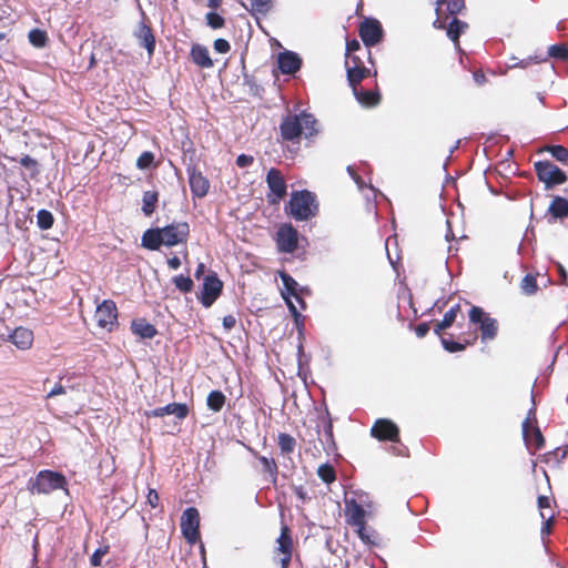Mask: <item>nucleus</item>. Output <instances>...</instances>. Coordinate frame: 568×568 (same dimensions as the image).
I'll return each mask as SVG.
<instances>
[{
    "label": "nucleus",
    "instance_id": "c756f323",
    "mask_svg": "<svg viewBox=\"0 0 568 568\" xmlns=\"http://www.w3.org/2000/svg\"><path fill=\"white\" fill-rule=\"evenodd\" d=\"M158 197L159 195L158 192L155 191H145L143 193L142 211L146 216H150L154 212L155 205L158 203Z\"/></svg>",
    "mask_w": 568,
    "mask_h": 568
},
{
    "label": "nucleus",
    "instance_id": "473e14b6",
    "mask_svg": "<svg viewBox=\"0 0 568 568\" xmlns=\"http://www.w3.org/2000/svg\"><path fill=\"white\" fill-rule=\"evenodd\" d=\"M53 222H54V219L50 211L44 210V209L38 211L37 225L39 226L40 230L44 231V230L51 229L53 225Z\"/></svg>",
    "mask_w": 568,
    "mask_h": 568
},
{
    "label": "nucleus",
    "instance_id": "de8ad7c7",
    "mask_svg": "<svg viewBox=\"0 0 568 568\" xmlns=\"http://www.w3.org/2000/svg\"><path fill=\"white\" fill-rule=\"evenodd\" d=\"M532 62H538V61L532 57H529L527 59H521V60H518L517 58L513 57L511 63L508 67L525 69V68L529 67Z\"/></svg>",
    "mask_w": 568,
    "mask_h": 568
},
{
    "label": "nucleus",
    "instance_id": "8fccbe9b",
    "mask_svg": "<svg viewBox=\"0 0 568 568\" xmlns=\"http://www.w3.org/2000/svg\"><path fill=\"white\" fill-rule=\"evenodd\" d=\"M213 47L216 52L222 53V54L227 53L231 49L229 41H226L225 39H216L214 41Z\"/></svg>",
    "mask_w": 568,
    "mask_h": 568
},
{
    "label": "nucleus",
    "instance_id": "5fc2aeb1",
    "mask_svg": "<svg viewBox=\"0 0 568 568\" xmlns=\"http://www.w3.org/2000/svg\"><path fill=\"white\" fill-rule=\"evenodd\" d=\"M347 172L351 175V178L354 180V182L356 183V185L358 186L359 190H363L366 186L364 181L362 180V178L355 172V170L352 165L347 166Z\"/></svg>",
    "mask_w": 568,
    "mask_h": 568
},
{
    "label": "nucleus",
    "instance_id": "423d86ee",
    "mask_svg": "<svg viewBox=\"0 0 568 568\" xmlns=\"http://www.w3.org/2000/svg\"><path fill=\"white\" fill-rule=\"evenodd\" d=\"M280 277L283 283V290H282V296L286 302V305L293 315L296 325H298L300 321L303 320V316L298 312L297 307L295 306L294 302L292 301V297L295 298V301L301 305L302 308H305V303L297 293V286L298 283L286 272H280Z\"/></svg>",
    "mask_w": 568,
    "mask_h": 568
},
{
    "label": "nucleus",
    "instance_id": "72a5a7b5",
    "mask_svg": "<svg viewBox=\"0 0 568 568\" xmlns=\"http://www.w3.org/2000/svg\"><path fill=\"white\" fill-rule=\"evenodd\" d=\"M278 446L283 454H290L295 449L296 440L290 434L281 433L278 435Z\"/></svg>",
    "mask_w": 568,
    "mask_h": 568
},
{
    "label": "nucleus",
    "instance_id": "4be33fe9",
    "mask_svg": "<svg viewBox=\"0 0 568 568\" xmlns=\"http://www.w3.org/2000/svg\"><path fill=\"white\" fill-rule=\"evenodd\" d=\"M11 342L22 351L29 349L33 344V332L27 327L19 326L10 334Z\"/></svg>",
    "mask_w": 568,
    "mask_h": 568
},
{
    "label": "nucleus",
    "instance_id": "603ef678",
    "mask_svg": "<svg viewBox=\"0 0 568 568\" xmlns=\"http://www.w3.org/2000/svg\"><path fill=\"white\" fill-rule=\"evenodd\" d=\"M254 162V158L252 155L240 154L236 159V165L239 168H247Z\"/></svg>",
    "mask_w": 568,
    "mask_h": 568
},
{
    "label": "nucleus",
    "instance_id": "79ce46f5",
    "mask_svg": "<svg viewBox=\"0 0 568 568\" xmlns=\"http://www.w3.org/2000/svg\"><path fill=\"white\" fill-rule=\"evenodd\" d=\"M205 18H206L207 24L212 29H220V28L224 27V23H225L224 18L216 12H213V11L207 12Z\"/></svg>",
    "mask_w": 568,
    "mask_h": 568
},
{
    "label": "nucleus",
    "instance_id": "3c124183",
    "mask_svg": "<svg viewBox=\"0 0 568 568\" xmlns=\"http://www.w3.org/2000/svg\"><path fill=\"white\" fill-rule=\"evenodd\" d=\"M159 500H160V497H159L158 491L155 489L150 488L148 496H146L148 504L152 508H156L159 506Z\"/></svg>",
    "mask_w": 568,
    "mask_h": 568
},
{
    "label": "nucleus",
    "instance_id": "412c9836",
    "mask_svg": "<svg viewBox=\"0 0 568 568\" xmlns=\"http://www.w3.org/2000/svg\"><path fill=\"white\" fill-rule=\"evenodd\" d=\"M134 37L138 39L139 44L146 49L149 57H152L155 50V38L151 28L141 21L134 31Z\"/></svg>",
    "mask_w": 568,
    "mask_h": 568
},
{
    "label": "nucleus",
    "instance_id": "bb28decb",
    "mask_svg": "<svg viewBox=\"0 0 568 568\" xmlns=\"http://www.w3.org/2000/svg\"><path fill=\"white\" fill-rule=\"evenodd\" d=\"M248 450L252 453L253 456H255L261 462V464L263 466V471L267 473L271 476L272 481L275 483L276 478H277V471H278L276 462L273 458H268V457L258 455L252 448H248Z\"/></svg>",
    "mask_w": 568,
    "mask_h": 568
},
{
    "label": "nucleus",
    "instance_id": "09e8293b",
    "mask_svg": "<svg viewBox=\"0 0 568 568\" xmlns=\"http://www.w3.org/2000/svg\"><path fill=\"white\" fill-rule=\"evenodd\" d=\"M465 7L464 0H448L447 1V10L450 14L459 13Z\"/></svg>",
    "mask_w": 568,
    "mask_h": 568
},
{
    "label": "nucleus",
    "instance_id": "4c0bfd02",
    "mask_svg": "<svg viewBox=\"0 0 568 568\" xmlns=\"http://www.w3.org/2000/svg\"><path fill=\"white\" fill-rule=\"evenodd\" d=\"M173 283H174L175 287L183 293L191 292L193 288V281L189 276H184V275L175 276L173 278Z\"/></svg>",
    "mask_w": 568,
    "mask_h": 568
},
{
    "label": "nucleus",
    "instance_id": "cd10ccee",
    "mask_svg": "<svg viewBox=\"0 0 568 568\" xmlns=\"http://www.w3.org/2000/svg\"><path fill=\"white\" fill-rule=\"evenodd\" d=\"M548 211L556 219L565 217L568 215V201L561 196H556Z\"/></svg>",
    "mask_w": 568,
    "mask_h": 568
},
{
    "label": "nucleus",
    "instance_id": "9d476101",
    "mask_svg": "<svg viewBox=\"0 0 568 568\" xmlns=\"http://www.w3.org/2000/svg\"><path fill=\"white\" fill-rule=\"evenodd\" d=\"M200 514L196 508H186L181 517V530L190 544H195L200 538Z\"/></svg>",
    "mask_w": 568,
    "mask_h": 568
},
{
    "label": "nucleus",
    "instance_id": "6e6d98bb",
    "mask_svg": "<svg viewBox=\"0 0 568 568\" xmlns=\"http://www.w3.org/2000/svg\"><path fill=\"white\" fill-rule=\"evenodd\" d=\"M538 507L540 509L541 518L546 519V514L544 513V509L550 507V499L547 496H539L538 497Z\"/></svg>",
    "mask_w": 568,
    "mask_h": 568
},
{
    "label": "nucleus",
    "instance_id": "7ed1b4c3",
    "mask_svg": "<svg viewBox=\"0 0 568 568\" xmlns=\"http://www.w3.org/2000/svg\"><path fill=\"white\" fill-rule=\"evenodd\" d=\"M28 489L32 495H49L59 489L68 493V480L59 471L43 469L29 479Z\"/></svg>",
    "mask_w": 568,
    "mask_h": 568
},
{
    "label": "nucleus",
    "instance_id": "f03ea898",
    "mask_svg": "<svg viewBox=\"0 0 568 568\" xmlns=\"http://www.w3.org/2000/svg\"><path fill=\"white\" fill-rule=\"evenodd\" d=\"M315 118L306 112L297 115H287L283 119L280 129L284 140L293 141L298 139L302 134L305 138H311L317 133Z\"/></svg>",
    "mask_w": 568,
    "mask_h": 568
},
{
    "label": "nucleus",
    "instance_id": "0eeeda50",
    "mask_svg": "<svg viewBox=\"0 0 568 568\" xmlns=\"http://www.w3.org/2000/svg\"><path fill=\"white\" fill-rule=\"evenodd\" d=\"M538 179L545 183L547 190L566 182V173L550 161H538L535 163Z\"/></svg>",
    "mask_w": 568,
    "mask_h": 568
},
{
    "label": "nucleus",
    "instance_id": "052dcab7",
    "mask_svg": "<svg viewBox=\"0 0 568 568\" xmlns=\"http://www.w3.org/2000/svg\"><path fill=\"white\" fill-rule=\"evenodd\" d=\"M361 48V44L357 40H352L346 43V52L351 54L352 52L357 51Z\"/></svg>",
    "mask_w": 568,
    "mask_h": 568
},
{
    "label": "nucleus",
    "instance_id": "6e6552de",
    "mask_svg": "<svg viewBox=\"0 0 568 568\" xmlns=\"http://www.w3.org/2000/svg\"><path fill=\"white\" fill-rule=\"evenodd\" d=\"M469 321L474 324H479L483 342L491 341L496 337L498 331L497 321L486 314L483 308L473 306L469 311Z\"/></svg>",
    "mask_w": 568,
    "mask_h": 568
},
{
    "label": "nucleus",
    "instance_id": "f8f14e48",
    "mask_svg": "<svg viewBox=\"0 0 568 568\" xmlns=\"http://www.w3.org/2000/svg\"><path fill=\"white\" fill-rule=\"evenodd\" d=\"M266 183L270 189L267 194L268 202L272 204L278 203L286 195V183L276 169H271L266 174Z\"/></svg>",
    "mask_w": 568,
    "mask_h": 568
},
{
    "label": "nucleus",
    "instance_id": "7c9ffc66",
    "mask_svg": "<svg viewBox=\"0 0 568 568\" xmlns=\"http://www.w3.org/2000/svg\"><path fill=\"white\" fill-rule=\"evenodd\" d=\"M207 407L213 412H220L225 404V395L221 390H212L206 398Z\"/></svg>",
    "mask_w": 568,
    "mask_h": 568
},
{
    "label": "nucleus",
    "instance_id": "6ab92c4d",
    "mask_svg": "<svg viewBox=\"0 0 568 568\" xmlns=\"http://www.w3.org/2000/svg\"><path fill=\"white\" fill-rule=\"evenodd\" d=\"M277 65L283 74H294L302 65V60L297 53L284 51L277 57Z\"/></svg>",
    "mask_w": 568,
    "mask_h": 568
},
{
    "label": "nucleus",
    "instance_id": "a19ab883",
    "mask_svg": "<svg viewBox=\"0 0 568 568\" xmlns=\"http://www.w3.org/2000/svg\"><path fill=\"white\" fill-rule=\"evenodd\" d=\"M455 320H456V317H455V316H453V312H446V313L444 314L443 320H442V321L436 325V327H435V333H436L437 335H440V333H442L444 329H446V328H448V327H450V326L453 325V323L455 322Z\"/></svg>",
    "mask_w": 568,
    "mask_h": 568
},
{
    "label": "nucleus",
    "instance_id": "f257e3e1",
    "mask_svg": "<svg viewBox=\"0 0 568 568\" xmlns=\"http://www.w3.org/2000/svg\"><path fill=\"white\" fill-rule=\"evenodd\" d=\"M190 233L186 222L172 223L164 227L146 230L142 235V246L152 251L159 250L161 245L174 246L185 243Z\"/></svg>",
    "mask_w": 568,
    "mask_h": 568
},
{
    "label": "nucleus",
    "instance_id": "4468645a",
    "mask_svg": "<svg viewBox=\"0 0 568 568\" xmlns=\"http://www.w3.org/2000/svg\"><path fill=\"white\" fill-rule=\"evenodd\" d=\"M359 37L366 47L377 44L383 37V29L379 21L365 19L359 26Z\"/></svg>",
    "mask_w": 568,
    "mask_h": 568
},
{
    "label": "nucleus",
    "instance_id": "9b49d317",
    "mask_svg": "<svg viewBox=\"0 0 568 568\" xmlns=\"http://www.w3.org/2000/svg\"><path fill=\"white\" fill-rule=\"evenodd\" d=\"M536 410L531 407L528 410L526 419L523 422V437L528 446L534 445L535 449H540L544 446V436L536 425Z\"/></svg>",
    "mask_w": 568,
    "mask_h": 568
},
{
    "label": "nucleus",
    "instance_id": "ea45409f",
    "mask_svg": "<svg viewBox=\"0 0 568 568\" xmlns=\"http://www.w3.org/2000/svg\"><path fill=\"white\" fill-rule=\"evenodd\" d=\"M109 546L104 545L95 549V551L92 554L90 558V564L93 567H99L102 565V558L109 552Z\"/></svg>",
    "mask_w": 568,
    "mask_h": 568
},
{
    "label": "nucleus",
    "instance_id": "f3484780",
    "mask_svg": "<svg viewBox=\"0 0 568 568\" xmlns=\"http://www.w3.org/2000/svg\"><path fill=\"white\" fill-rule=\"evenodd\" d=\"M298 234L297 231L291 225H282L277 231V247L280 252L292 253L297 247Z\"/></svg>",
    "mask_w": 568,
    "mask_h": 568
},
{
    "label": "nucleus",
    "instance_id": "13d9d810",
    "mask_svg": "<svg viewBox=\"0 0 568 568\" xmlns=\"http://www.w3.org/2000/svg\"><path fill=\"white\" fill-rule=\"evenodd\" d=\"M428 332H429V325L427 323H420L415 328V333L419 338L426 336Z\"/></svg>",
    "mask_w": 568,
    "mask_h": 568
},
{
    "label": "nucleus",
    "instance_id": "4d7b16f0",
    "mask_svg": "<svg viewBox=\"0 0 568 568\" xmlns=\"http://www.w3.org/2000/svg\"><path fill=\"white\" fill-rule=\"evenodd\" d=\"M236 324V318L233 315H225L223 317V327L231 331Z\"/></svg>",
    "mask_w": 568,
    "mask_h": 568
},
{
    "label": "nucleus",
    "instance_id": "49530a36",
    "mask_svg": "<svg viewBox=\"0 0 568 568\" xmlns=\"http://www.w3.org/2000/svg\"><path fill=\"white\" fill-rule=\"evenodd\" d=\"M440 342H442V345H443L444 349L449 352V353L462 352V351L465 349V344H462V343H458V342H454V341H449V339H447L445 337H442Z\"/></svg>",
    "mask_w": 568,
    "mask_h": 568
},
{
    "label": "nucleus",
    "instance_id": "b1692460",
    "mask_svg": "<svg viewBox=\"0 0 568 568\" xmlns=\"http://www.w3.org/2000/svg\"><path fill=\"white\" fill-rule=\"evenodd\" d=\"M131 329L141 338H153L158 334L156 328L143 318L134 320L131 323Z\"/></svg>",
    "mask_w": 568,
    "mask_h": 568
},
{
    "label": "nucleus",
    "instance_id": "a878e982",
    "mask_svg": "<svg viewBox=\"0 0 568 568\" xmlns=\"http://www.w3.org/2000/svg\"><path fill=\"white\" fill-rule=\"evenodd\" d=\"M347 65V80L349 82V85L353 90H355V87H358L361 81L366 78V75L369 73V70L365 67H361L358 64H354L353 67L348 65V62H346Z\"/></svg>",
    "mask_w": 568,
    "mask_h": 568
},
{
    "label": "nucleus",
    "instance_id": "774afa93",
    "mask_svg": "<svg viewBox=\"0 0 568 568\" xmlns=\"http://www.w3.org/2000/svg\"><path fill=\"white\" fill-rule=\"evenodd\" d=\"M434 27L437 28V29H444L445 28V22L439 18V16L437 17V19L434 21Z\"/></svg>",
    "mask_w": 568,
    "mask_h": 568
},
{
    "label": "nucleus",
    "instance_id": "c03bdc74",
    "mask_svg": "<svg viewBox=\"0 0 568 568\" xmlns=\"http://www.w3.org/2000/svg\"><path fill=\"white\" fill-rule=\"evenodd\" d=\"M521 290L527 295H531L537 291L536 278L531 275H526L521 281Z\"/></svg>",
    "mask_w": 568,
    "mask_h": 568
},
{
    "label": "nucleus",
    "instance_id": "2f4dec72",
    "mask_svg": "<svg viewBox=\"0 0 568 568\" xmlns=\"http://www.w3.org/2000/svg\"><path fill=\"white\" fill-rule=\"evenodd\" d=\"M273 7L272 0H250V10L256 14L265 16Z\"/></svg>",
    "mask_w": 568,
    "mask_h": 568
},
{
    "label": "nucleus",
    "instance_id": "39448f33",
    "mask_svg": "<svg viewBox=\"0 0 568 568\" xmlns=\"http://www.w3.org/2000/svg\"><path fill=\"white\" fill-rule=\"evenodd\" d=\"M355 497L345 496V517L349 526L355 527L365 524L366 510L373 508V503L365 491L354 493Z\"/></svg>",
    "mask_w": 568,
    "mask_h": 568
},
{
    "label": "nucleus",
    "instance_id": "58836bf2",
    "mask_svg": "<svg viewBox=\"0 0 568 568\" xmlns=\"http://www.w3.org/2000/svg\"><path fill=\"white\" fill-rule=\"evenodd\" d=\"M548 54L552 58L568 60V47L564 44H554L548 49Z\"/></svg>",
    "mask_w": 568,
    "mask_h": 568
},
{
    "label": "nucleus",
    "instance_id": "20e7f679",
    "mask_svg": "<svg viewBox=\"0 0 568 568\" xmlns=\"http://www.w3.org/2000/svg\"><path fill=\"white\" fill-rule=\"evenodd\" d=\"M286 210L295 221H307L318 212L316 196L307 191H295L291 194Z\"/></svg>",
    "mask_w": 568,
    "mask_h": 568
},
{
    "label": "nucleus",
    "instance_id": "ddd939ff",
    "mask_svg": "<svg viewBox=\"0 0 568 568\" xmlns=\"http://www.w3.org/2000/svg\"><path fill=\"white\" fill-rule=\"evenodd\" d=\"M222 287L223 284L216 274L212 273L205 276L200 296L202 305L204 307H210L220 296Z\"/></svg>",
    "mask_w": 568,
    "mask_h": 568
},
{
    "label": "nucleus",
    "instance_id": "c9c22d12",
    "mask_svg": "<svg viewBox=\"0 0 568 568\" xmlns=\"http://www.w3.org/2000/svg\"><path fill=\"white\" fill-rule=\"evenodd\" d=\"M356 528V532L359 537V539L364 542V544H375V532L374 530H371L366 527V523L365 524H362L359 526H355Z\"/></svg>",
    "mask_w": 568,
    "mask_h": 568
},
{
    "label": "nucleus",
    "instance_id": "e2e57ef3",
    "mask_svg": "<svg viewBox=\"0 0 568 568\" xmlns=\"http://www.w3.org/2000/svg\"><path fill=\"white\" fill-rule=\"evenodd\" d=\"M324 433H325V436H326V439H332L333 438V426H332V423L331 420H328L325 426H324Z\"/></svg>",
    "mask_w": 568,
    "mask_h": 568
},
{
    "label": "nucleus",
    "instance_id": "2eb2a0df",
    "mask_svg": "<svg viewBox=\"0 0 568 568\" xmlns=\"http://www.w3.org/2000/svg\"><path fill=\"white\" fill-rule=\"evenodd\" d=\"M371 434L379 440H390L395 443L399 440L398 427L395 423L386 418L377 419L371 429Z\"/></svg>",
    "mask_w": 568,
    "mask_h": 568
},
{
    "label": "nucleus",
    "instance_id": "69168bd1",
    "mask_svg": "<svg viewBox=\"0 0 568 568\" xmlns=\"http://www.w3.org/2000/svg\"><path fill=\"white\" fill-rule=\"evenodd\" d=\"M204 271H205V265L203 263H199L197 267L195 270L194 276L196 278H200L204 274Z\"/></svg>",
    "mask_w": 568,
    "mask_h": 568
},
{
    "label": "nucleus",
    "instance_id": "1a4fd4ad",
    "mask_svg": "<svg viewBox=\"0 0 568 568\" xmlns=\"http://www.w3.org/2000/svg\"><path fill=\"white\" fill-rule=\"evenodd\" d=\"M94 318L99 327L112 332L118 325V308L113 301L104 300L97 306Z\"/></svg>",
    "mask_w": 568,
    "mask_h": 568
},
{
    "label": "nucleus",
    "instance_id": "680f3d73",
    "mask_svg": "<svg viewBox=\"0 0 568 568\" xmlns=\"http://www.w3.org/2000/svg\"><path fill=\"white\" fill-rule=\"evenodd\" d=\"M168 265L171 270H178L181 266V260L178 256H172L168 260Z\"/></svg>",
    "mask_w": 568,
    "mask_h": 568
},
{
    "label": "nucleus",
    "instance_id": "bf43d9fd",
    "mask_svg": "<svg viewBox=\"0 0 568 568\" xmlns=\"http://www.w3.org/2000/svg\"><path fill=\"white\" fill-rule=\"evenodd\" d=\"M552 519H554L552 515H549L548 517L546 516L545 523H544V525L541 527V535H549L550 534Z\"/></svg>",
    "mask_w": 568,
    "mask_h": 568
},
{
    "label": "nucleus",
    "instance_id": "c85d7f7f",
    "mask_svg": "<svg viewBox=\"0 0 568 568\" xmlns=\"http://www.w3.org/2000/svg\"><path fill=\"white\" fill-rule=\"evenodd\" d=\"M467 23L454 18L447 27V37L458 47L459 36L467 29Z\"/></svg>",
    "mask_w": 568,
    "mask_h": 568
},
{
    "label": "nucleus",
    "instance_id": "f704fd0d",
    "mask_svg": "<svg viewBox=\"0 0 568 568\" xmlns=\"http://www.w3.org/2000/svg\"><path fill=\"white\" fill-rule=\"evenodd\" d=\"M30 43L36 48H43L47 43V33L40 29H32L28 34Z\"/></svg>",
    "mask_w": 568,
    "mask_h": 568
},
{
    "label": "nucleus",
    "instance_id": "5701e85b",
    "mask_svg": "<svg viewBox=\"0 0 568 568\" xmlns=\"http://www.w3.org/2000/svg\"><path fill=\"white\" fill-rule=\"evenodd\" d=\"M192 61L203 69H210L213 67V60L210 57L209 49L202 44H193L191 48Z\"/></svg>",
    "mask_w": 568,
    "mask_h": 568
},
{
    "label": "nucleus",
    "instance_id": "aec40b11",
    "mask_svg": "<svg viewBox=\"0 0 568 568\" xmlns=\"http://www.w3.org/2000/svg\"><path fill=\"white\" fill-rule=\"evenodd\" d=\"M189 414V407L182 403H171L163 407L151 410L148 415L153 417H163L165 415H174L179 419H184Z\"/></svg>",
    "mask_w": 568,
    "mask_h": 568
},
{
    "label": "nucleus",
    "instance_id": "0e129e2a",
    "mask_svg": "<svg viewBox=\"0 0 568 568\" xmlns=\"http://www.w3.org/2000/svg\"><path fill=\"white\" fill-rule=\"evenodd\" d=\"M474 80L477 84H483L486 81V77L481 72H475Z\"/></svg>",
    "mask_w": 568,
    "mask_h": 568
},
{
    "label": "nucleus",
    "instance_id": "864d4df0",
    "mask_svg": "<svg viewBox=\"0 0 568 568\" xmlns=\"http://www.w3.org/2000/svg\"><path fill=\"white\" fill-rule=\"evenodd\" d=\"M64 394H67V388L62 384L58 383L48 392L47 398H52L58 395H64Z\"/></svg>",
    "mask_w": 568,
    "mask_h": 568
},
{
    "label": "nucleus",
    "instance_id": "338daca9",
    "mask_svg": "<svg viewBox=\"0 0 568 568\" xmlns=\"http://www.w3.org/2000/svg\"><path fill=\"white\" fill-rule=\"evenodd\" d=\"M557 268H558V272H559V274H560L561 280H562L564 282H566V280H567V272H566V270H565V268H564V266H562L561 264H559V263L557 264Z\"/></svg>",
    "mask_w": 568,
    "mask_h": 568
},
{
    "label": "nucleus",
    "instance_id": "e433bc0d",
    "mask_svg": "<svg viewBox=\"0 0 568 568\" xmlns=\"http://www.w3.org/2000/svg\"><path fill=\"white\" fill-rule=\"evenodd\" d=\"M317 475L326 484L333 483L336 478L334 468L328 464L321 465Z\"/></svg>",
    "mask_w": 568,
    "mask_h": 568
},
{
    "label": "nucleus",
    "instance_id": "37998d69",
    "mask_svg": "<svg viewBox=\"0 0 568 568\" xmlns=\"http://www.w3.org/2000/svg\"><path fill=\"white\" fill-rule=\"evenodd\" d=\"M548 150L557 161L562 163L568 161V150L562 145H552Z\"/></svg>",
    "mask_w": 568,
    "mask_h": 568
},
{
    "label": "nucleus",
    "instance_id": "a211bd4d",
    "mask_svg": "<svg viewBox=\"0 0 568 568\" xmlns=\"http://www.w3.org/2000/svg\"><path fill=\"white\" fill-rule=\"evenodd\" d=\"M189 184L193 196L204 197L210 189L209 180L195 168L189 166L187 170Z\"/></svg>",
    "mask_w": 568,
    "mask_h": 568
},
{
    "label": "nucleus",
    "instance_id": "a18cd8bd",
    "mask_svg": "<svg viewBox=\"0 0 568 568\" xmlns=\"http://www.w3.org/2000/svg\"><path fill=\"white\" fill-rule=\"evenodd\" d=\"M154 154L150 151L143 152L136 160V166L141 170L149 169L153 163Z\"/></svg>",
    "mask_w": 568,
    "mask_h": 568
},
{
    "label": "nucleus",
    "instance_id": "dca6fc26",
    "mask_svg": "<svg viewBox=\"0 0 568 568\" xmlns=\"http://www.w3.org/2000/svg\"><path fill=\"white\" fill-rule=\"evenodd\" d=\"M276 544V552L282 556L280 559L281 568H288L293 552V540L286 525L282 526Z\"/></svg>",
    "mask_w": 568,
    "mask_h": 568
},
{
    "label": "nucleus",
    "instance_id": "393cba45",
    "mask_svg": "<svg viewBox=\"0 0 568 568\" xmlns=\"http://www.w3.org/2000/svg\"><path fill=\"white\" fill-rule=\"evenodd\" d=\"M353 93L356 100L364 106H374L379 102V94L372 90H363L359 87H355Z\"/></svg>",
    "mask_w": 568,
    "mask_h": 568
}]
</instances>
